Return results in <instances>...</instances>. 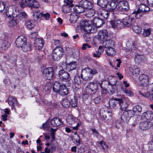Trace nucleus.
<instances>
[{
    "mask_svg": "<svg viewBox=\"0 0 153 153\" xmlns=\"http://www.w3.org/2000/svg\"><path fill=\"white\" fill-rule=\"evenodd\" d=\"M90 22L89 21L82 20L80 22L81 29L85 32L83 36L84 39L87 42L89 41L90 39L89 33H94L97 31V28L92 27Z\"/></svg>",
    "mask_w": 153,
    "mask_h": 153,
    "instance_id": "f257e3e1",
    "label": "nucleus"
},
{
    "mask_svg": "<svg viewBox=\"0 0 153 153\" xmlns=\"http://www.w3.org/2000/svg\"><path fill=\"white\" fill-rule=\"evenodd\" d=\"M102 82L97 80H95L94 82H90L87 85L86 90L88 91L89 93L91 95L97 94L98 86H100L102 88Z\"/></svg>",
    "mask_w": 153,
    "mask_h": 153,
    "instance_id": "f03ea898",
    "label": "nucleus"
},
{
    "mask_svg": "<svg viewBox=\"0 0 153 153\" xmlns=\"http://www.w3.org/2000/svg\"><path fill=\"white\" fill-rule=\"evenodd\" d=\"M53 90L62 96L66 95L68 93V88L63 84L61 85L58 82H54L53 86Z\"/></svg>",
    "mask_w": 153,
    "mask_h": 153,
    "instance_id": "7ed1b4c3",
    "label": "nucleus"
},
{
    "mask_svg": "<svg viewBox=\"0 0 153 153\" xmlns=\"http://www.w3.org/2000/svg\"><path fill=\"white\" fill-rule=\"evenodd\" d=\"M20 5L22 8L28 6L32 8L37 9L40 6L39 3L35 0H22Z\"/></svg>",
    "mask_w": 153,
    "mask_h": 153,
    "instance_id": "20e7f679",
    "label": "nucleus"
},
{
    "mask_svg": "<svg viewBox=\"0 0 153 153\" xmlns=\"http://www.w3.org/2000/svg\"><path fill=\"white\" fill-rule=\"evenodd\" d=\"M64 53V50L63 48L60 46H57L53 51V59L54 60L57 61L62 57Z\"/></svg>",
    "mask_w": 153,
    "mask_h": 153,
    "instance_id": "39448f33",
    "label": "nucleus"
},
{
    "mask_svg": "<svg viewBox=\"0 0 153 153\" xmlns=\"http://www.w3.org/2000/svg\"><path fill=\"white\" fill-rule=\"evenodd\" d=\"M33 16L35 21L39 22L41 21L42 17H44L45 20H49V19L50 17V15L49 13H43L42 12L37 10L33 13Z\"/></svg>",
    "mask_w": 153,
    "mask_h": 153,
    "instance_id": "423d86ee",
    "label": "nucleus"
},
{
    "mask_svg": "<svg viewBox=\"0 0 153 153\" xmlns=\"http://www.w3.org/2000/svg\"><path fill=\"white\" fill-rule=\"evenodd\" d=\"M81 3L82 4L81 6L76 5L74 7L73 10H77L78 9H86L88 10H91L93 9V4L89 1L85 0L82 1Z\"/></svg>",
    "mask_w": 153,
    "mask_h": 153,
    "instance_id": "0eeeda50",
    "label": "nucleus"
},
{
    "mask_svg": "<svg viewBox=\"0 0 153 153\" xmlns=\"http://www.w3.org/2000/svg\"><path fill=\"white\" fill-rule=\"evenodd\" d=\"M58 76L61 81L67 82L69 83L71 79L70 74L64 70H61L58 72Z\"/></svg>",
    "mask_w": 153,
    "mask_h": 153,
    "instance_id": "6e6552de",
    "label": "nucleus"
},
{
    "mask_svg": "<svg viewBox=\"0 0 153 153\" xmlns=\"http://www.w3.org/2000/svg\"><path fill=\"white\" fill-rule=\"evenodd\" d=\"M53 74V70L51 67L45 68L42 71L43 76L45 79H50L52 78Z\"/></svg>",
    "mask_w": 153,
    "mask_h": 153,
    "instance_id": "1a4fd4ad",
    "label": "nucleus"
},
{
    "mask_svg": "<svg viewBox=\"0 0 153 153\" xmlns=\"http://www.w3.org/2000/svg\"><path fill=\"white\" fill-rule=\"evenodd\" d=\"M81 76L85 81L90 80L93 77L88 68H85L82 70Z\"/></svg>",
    "mask_w": 153,
    "mask_h": 153,
    "instance_id": "9d476101",
    "label": "nucleus"
},
{
    "mask_svg": "<svg viewBox=\"0 0 153 153\" xmlns=\"http://www.w3.org/2000/svg\"><path fill=\"white\" fill-rule=\"evenodd\" d=\"M103 109L101 110L100 113V118L102 120H104L108 122L112 118L111 114L107 111H104Z\"/></svg>",
    "mask_w": 153,
    "mask_h": 153,
    "instance_id": "9b49d317",
    "label": "nucleus"
},
{
    "mask_svg": "<svg viewBox=\"0 0 153 153\" xmlns=\"http://www.w3.org/2000/svg\"><path fill=\"white\" fill-rule=\"evenodd\" d=\"M132 116H133L130 110L125 111L121 115V119L123 122L126 123Z\"/></svg>",
    "mask_w": 153,
    "mask_h": 153,
    "instance_id": "f8f14e48",
    "label": "nucleus"
},
{
    "mask_svg": "<svg viewBox=\"0 0 153 153\" xmlns=\"http://www.w3.org/2000/svg\"><path fill=\"white\" fill-rule=\"evenodd\" d=\"M108 37V32L105 29L100 30L97 34V38L102 41L107 39Z\"/></svg>",
    "mask_w": 153,
    "mask_h": 153,
    "instance_id": "ddd939ff",
    "label": "nucleus"
},
{
    "mask_svg": "<svg viewBox=\"0 0 153 153\" xmlns=\"http://www.w3.org/2000/svg\"><path fill=\"white\" fill-rule=\"evenodd\" d=\"M139 79L140 84L143 87H146L149 83V77L146 74H141L139 75Z\"/></svg>",
    "mask_w": 153,
    "mask_h": 153,
    "instance_id": "4468645a",
    "label": "nucleus"
},
{
    "mask_svg": "<svg viewBox=\"0 0 153 153\" xmlns=\"http://www.w3.org/2000/svg\"><path fill=\"white\" fill-rule=\"evenodd\" d=\"M147 90V93L145 94L146 97L151 100H153V83L148 85Z\"/></svg>",
    "mask_w": 153,
    "mask_h": 153,
    "instance_id": "2eb2a0df",
    "label": "nucleus"
},
{
    "mask_svg": "<svg viewBox=\"0 0 153 153\" xmlns=\"http://www.w3.org/2000/svg\"><path fill=\"white\" fill-rule=\"evenodd\" d=\"M26 41V39L25 37L23 36H19L16 39L15 42L16 45L18 47L22 48Z\"/></svg>",
    "mask_w": 153,
    "mask_h": 153,
    "instance_id": "dca6fc26",
    "label": "nucleus"
},
{
    "mask_svg": "<svg viewBox=\"0 0 153 153\" xmlns=\"http://www.w3.org/2000/svg\"><path fill=\"white\" fill-rule=\"evenodd\" d=\"M134 22V19L130 18L129 17H127L123 19V25L127 27H129L132 26Z\"/></svg>",
    "mask_w": 153,
    "mask_h": 153,
    "instance_id": "f3484780",
    "label": "nucleus"
},
{
    "mask_svg": "<svg viewBox=\"0 0 153 153\" xmlns=\"http://www.w3.org/2000/svg\"><path fill=\"white\" fill-rule=\"evenodd\" d=\"M8 103L11 106V108H14L15 110V106L18 105L17 101L15 97L9 96L8 99Z\"/></svg>",
    "mask_w": 153,
    "mask_h": 153,
    "instance_id": "a211bd4d",
    "label": "nucleus"
},
{
    "mask_svg": "<svg viewBox=\"0 0 153 153\" xmlns=\"http://www.w3.org/2000/svg\"><path fill=\"white\" fill-rule=\"evenodd\" d=\"M111 27L113 28H120L122 27L123 23L119 19H116L114 20H112L110 22Z\"/></svg>",
    "mask_w": 153,
    "mask_h": 153,
    "instance_id": "6ab92c4d",
    "label": "nucleus"
},
{
    "mask_svg": "<svg viewBox=\"0 0 153 153\" xmlns=\"http://www.w3.org/2000/svg\"><path fill=\"white\" fill-rule=\"evenodd\" d=\"M44 42L42 38L36 39L34 41L35 46L36 48L37 49L40 50L44 46Z\"/></svg>",
    "mask_w": 153,
    "mask_h": 153,
    "instance_id": "aec40b11",
    "label": "nucleus"
},
{
    "mask_svg": "<svg viewBox=\"0 0 153 153\" xmlns=\"http://www.w3.org/2000/svg\"><path fill=\"white\" fill-rule=\"evenodd\" d=\"M102 45L107 48L114 47L115 45V42L111 40L106 39L102 43Z\"/></svg>",
    "mask_w": 153,
    "mask_h": 153,
    "instance_id": "412c9836",
    "label": "nucleus"
},
{
    "mask_svg": "<svg viewBox=\"0 0 153 153\" xmlns=\"http://www.w3.org/2000/svg\"><path fill=\"white\" fill-rule=\"evenodd\" d=\"M133 116L139 115L140 114L142 111V107L139 105H136L134 106L132 110H130Z\"/></svg>",
    "mask_w": 153,
    "mask_h": 153,
    "instance_id": "4be33fe9",
    "label": "nucleus"
},
{
    "mask_svg": "<svg viewBox=\"0 0 153 153\" xmlns=\"http://www.w3.org/2000/svg\"><path fill=\"white\" fill-rule=\"evenodd\" d=\"M141 116L143 119H147L150 120L153 119V113L151 111H148L144 112Z\"/></svg>",
    "mask_w": 153,
    "mask_h": 153,
    "instance_id": "5701e85b",
    "label": "nucleus"
},
{
    "mask_svg": "<svg viewBox=\"0 0 153 153\" xmlns=\"http://www.w3.org/2000/svg\"><path fill=\"white\" fill-rule=\"evenodd\" d=\"M118 10H129V6L127 1H121L118 4Z\"/></svg>",
    "mask_w": 153,
    "mask_h": 153,
    "instance_id": "b1692460",
    "label": "nucleus"
},
{
    "mask_svg": "<svg viewBox=\"0 0 153 153\" xmlns=\"http://www.w3.org/2000/svg\"><path fill=\"white\" fill-rule=\"evenodd\" d=\"M93 22L96 27H95L97 28H97L100 27L104 24L103 20L98 18H95L93 20ZM92 27H94V26H92Z\"/></svg>",
    "mask_w": 153,
    "mask_h": 153,
    "instance_id": "393cba45",
    "label": "nucleus"
},
{
    "mask_svg": "<svg viewBox=\"0 0 153 153\" xmlns=\"http://www.w3.org/2000/svg\"><path fill=\"white\" fill-rule=\"evenodd\" d=\"M51 125L54 127H57L62 123L61 120L57 118H53L51 121Z\"/></svg>",
    "mask_w": 153,
    "mask_h": 153,
    "instance_id": "a878e982",
    "label": "nucleus"
},
{
    "mask_svg": "<svg viewBox=\"0 0 153 153\" xmlns=\"http://www.w3.org/2000/svg\"><path fill=\"white\" fill-rule=\"evenodd\" d=\"M150 10H137L134 11L132 14H135V17L137 18L138 19L143 15L146 13V12H148Z\"/></svg>",
    "mask_w": 153,
    "mask_h": 153,
    "instance_id": "bb28decb",
    "label": "nucleus"
},
{
    "mask_svg": "<svg viewBox=\"0 0 153 153\" xmlns=\"http://www.w3.org/2000/svg\"><path fill=\"white\" fill-rule=\"evenodd\" d=\"M72 0H64L65 4L63 7V9H69L74 6Z\"/></svg>",
    "mask_w": 153,
    "mask_h": 153,
    "instance_id": "cd10ccee",
    "label": "nucleus"
},
{
    "mask_svg": "<svg viewBox=\"0 0 153 153\" xmlns=\"http://www.w3.org/2000/svg\"><path fill=\"white\" fill-rule=\"evenodd\" d=\"M129 71L133 75H135V76L138 75L140 72L139 69L137 68V66L134 65L130 68Z\"/></svg>",
    "mask_w": 153,
    "mask_h": 153,
    "instance_id": "c85d7f7f",
    "label": "nucleus"
},
{
    "mask_svg": "<svg viewBox=\"0 0 153 153\" xmlns=\"http://www.w3.org/2000/svg\"><path fill=\"white\" fill-rule=\"evenodd\" d=\"M120 99L115 98L111 100L109 102V105L110 107L114 108L117 104L119 103Z\"/></svg>",
    "mask_w": 153,
    "mask_h": 153,
    "instance_id": "c756f323",
    "label": "nucleus"
},
{
    "mask_svg": "<svg viewBox=\"0 0 153 153\" xmlns=\"http://www.w3.org/2000/svg\"><path fill=\"white\" fill-rule=\"evenodd\" d=\"M105 52L107 54L110 56H114L116 53V52L114 47L106 48Z\"/></svg>",
    "mask_w": 153,
    "mask_h": 153,
    "instance_id": "7c9ffc66",
    "label": "nucleus"
},
{
    "mask_svg": "<svg viewBox=\"0 0 153 153\" xmlns=\"http://www.w3.org/2000/svg\"><path fill=\"white\" fill-rule=\"evenodd\" d=\"M76 62L75 61L70 62L66 65V69L68 71H70L75 69L76 68Z\"/></svg>",
    "mask_w": 153,
    "mask_h": 153,
    "instance_id": "2f4dec72",
    "label": "nucleus"
},
{
    "mask_svg": "<svg viewBox=\"0 0 153 153\" xmlns=\"http://www.w3.org/2000/svg\"><path fill=\"white\" fill-rule=\"evenodd\" d=\"M24 44L21 48L23 51L26 52L30 51L31 50V45L30 43H27V41H26L25 43Z\"/></svg>",
    "mask_w": 153,
    "mask_h": 153,
    "instance_id": "473e14b6",
    "label": "nucleus"
},
{
    "mask_svg": "<svg viewBox=\"0 0 153 153\" xmlns=\"http://www.w3.org/2000/svg\"><path fill=\"white\" fill-rule=\"evenodd\" d=\"M108 2L107 0H98L97 4L102 8H106L107 6Z\"/></svg>",
    "mask_w": 153,
    "mask_h": 153,
    "instance_id": "72a5a7b5",
    "label": "nucleus"
},
{
    "mask_svg": "<svg viewBox=\"0 0 153 153\" xmlns=\"http://www.w3.org/2000/svg\"><path fill=\"white\" fill-rule=\"evenodd\" d=\"M16 10H6L5 13L6 16L8 17L11 18L12 17H16L17 16L18 14H14V12H16Z\"/></svg>",
    "mask_w": 153,
    "mask_h": 153,
    "instance_id": "f704fd0d",
    "label": "nucleus"
},
{
    "mask_svg": "<svg viewBox=\"0 0 153 153\" xmlns=\"http://www.w3.org/2000/svg\"><path fill=\"white\" fill-rule=\"evenodd\" d=\"M139 126L141 130H146L148 128L149 123L145 121L142 122L140 123Z\"/></svg>",
    "mask_w": 153,
    "mask_h": 153,
    "instance_id": "c9c22d12",
    "label": "nucleus"
},
{
    "mask_svg": "<svg viewBox=\"0 0 153 153\" xmlns=\"http://www.w3.org/2000/svg\"><path fill=\"white\" fill-rule=\"evenodd\" d=\"M144 56L140 54H137L134 58V61L137 63H140L143 60Z\"/></svg>",
    "mask_w": 153,
    "mask_h": 153,
    "instance_id": "e433bc0d",
    "label": "nucleus"
},
{
    "mask_svg": "<svg viewBox=\"0 0 153 153\" xmlns=\"http://www.w3.org/2000/svg\"><path fill=\"white\" fill-rule=\"evenodd\" d=\"M26 25L28 28L30 29L34 27L35 25L33 20H30L27 21L26 23Z\"/></svg>",
    "mask_w": 153,
    "mask_h": 153,
    "instance_id": "4c0bfd02",
    "label": "nucleus"
},
{
    "mask_svg": "<svg viewBox=\"0 0 153 153\" xmlns=\"http://www.w3.org/2000/svg\"><path fill=\"white\" fill-rule=\"evenodd\" d=\"M119 105L120 106L122 111H124L125 110L126 108H127L128 107V105L126 104V102H123V100L121 99L120 100Z\"/></svg>",
    "mask_w": 153,
    "mask_h": 153,
    "instance_id": "58836bf2",
    "label": "nucleus"
},
{
    "mask_svg": "<svg viewBox=\"0 0 153 153\" xmlns=\"http://www.w3.org/2000/svg\"><path fill=\"white\" fill-rule=\"evenodd\" d=\"M78 19V16L75 15L74 13L70 15V21L71 23H75Z\"/></svg>",
    "mask_w": 153,
    "mask_h": 153,
    "instance_id": "ea45409f",
    "label": "nucleus"
},
{
    "mask_svg": "<svg viewBox=\"0 0 153 153\" xmlns=\"http://www.w3.org/2000/svg\"><path fill=\"white\" fill-rule=\"evenodd\" d=\"M132 25L133 30L135 33L139 34L141 32L142 28L140 27L135 25V23H134Z\"/></svg>",
    "mask_w": 153,
    "mask_h": 153,
    "instance_id": "a19ab883",
    "label": "nucleus"
},
{
    "mask_svg": "<svg viewBox=\"0 0 153 153\" xmlns=\"http://www.w3.org/2000/svg\"><path fill=\"white\" fill-rule=\"evenodd\" d=\"M108 6V8L110 10H115L116 9L118 10V4L117 5V3L114 1H111Z\"/></svg>",
    "mask_w": 153,
    "mask_h": 153,
    "instance_id": "79ce46f5",
    "label": "nucleus"
},
{
    "mask_svg": "<svg viewBox=\"0 0 153 153\" xmlns=\"http://www.w3.org/2000/svg\"><path fill=\"white\" fill-rule=\"evenodd\" d=\"M111 10H102V11L100 12V14L104 18L106 19H107L109 15L110 11Z\"/></svg>",
    "mask_w": 153,
    "mask_h": 153,
    "instance_id": "37998d69",
    "label": "nucleus"
},
{
    "mask_svg": "<svg viewBox=\"0 0 153 153\" xmlns=\"http://www.w3.org/2000/svg\"><path fill=\"white\" fill-rule=\"evenodd\" d=\"M63 106L65 108L68 107L70 105V101L66 98L64 99L62 102Z\"/></svg>",
    "mask_w": 153,
    "mask_h": 153,
    "instance_id": "c03bdc74",
    "label": "nucleus"
},
{
    "mask_svg": "<svg viewBox=\"0 0 153 153\" xmlns=\"http://www.w3.org/2000/svg\"><path fill=\"white\" fill-rule=\"evenodd\" d=\"M84 80L83 78L80 77L79 76H75L74 78V81L78 85H80L83 82V80Z\"/></svg>",
    "mask_w": 153,
    "mask_h": 153,
    "instance_id": "a18cd8bd",
    "label": "nucleus"
},
{
    "mask_svg": "<svg viewBox=\"0 0 153 153\" xmlns=\"http://www.w3.org/2000/svg\"><path fill=\"white\" fill-rule=\"evenodd\" d=\"M86 16L88 17H91L94 16L95 14V10H86Z\"/></svg>",
    "mask_w": 153,
    "mask_h": 153,
    "instance_id": "49530a36",
    "label": "nucleus"
},
{
    "mask_svg": "<svg viewBox=\"0 0 153 153\" xmlns=\"http://www.w3.org/2000/svg\"><path fill=\"white\" fill-rule=\"evenodd\" d=\"M122 90L123 92L128 96H132L133 95V92L130 90L124 88H122Z\"/></svg>",
    "mask_w": 153,
    "mask_h": 153,
    "instance_id": "de8ad7c7",
    "label": "nucleus"
},
{
    "mask_svg": "<svg viewBox=\"0 0 153 153\" xmlns=\"http://www.w3.org/2000/svg\"><path fill=\"white\" fill-rule=\"evenodd\" d=\"M98 94L92 95L95 98L94 99V101L95 104H98L101 101V97L100 95L98 96Z\"/></svg>",
    "mask_w": 153,
    "mask_h": 153,
    "instance_id": "09e8293b",
    "label": "nucleus"
},
{
    "mask_svg": "<svg viewBox=\"0 0 153 153\" xmlns=\"http://www.w3.org/2000/svg\"><path fill=\"white\" fill-rule=\"evenodd\" d=\"M151 32V28L144 29L143 35L144 36H148L150 35Z\"/></svg>",
    "mask_w": 153,
    "mask_h": 153,
    "instance_id": "8fccbe9b",
    "label": "nucleus"
},
{
    "mask_svg": "<svg viewBox=\"0 0 153 153\" xmlns=\"http://www.w3.org/2000/svg\"><path fill=\"white\" fill-rule=\"evenodd\" d=\"M51 88V84L49 83H47L45 86L44 91L48 93L50 91Z\"/></svg>",
    "mask_w": 153,
    "mask_h": 153,
    "instance_id": "3c124183",
    "label": "nucleus"
},
{
    "mask_svg": "<svg viewBox=\"0 0 153 153\" xmlns=\"http://www.w3.org/2000/svg\"><path fill=\"white\" fill-rule=\"evenodd\" d=\"M99 146L101 149H102L103 151L107 148V146L105 145V143L102 141H101L99 144Z\"/></svg>",
    "mask_w": 153,
    "mask_h": 153,
    "instance_id": "603ef678",
    "label": "nucleus"
},
{
    "mask_svg": "<svg viewBox=\"0 0 153 153\" xmlns=\"http://www.w3.org/2000/svg\"><path fill=\"white\" fill-rule=\"evenodd\" d=\"M91 130L92 132V134L96 138H98L100 135V134L98 131L96 129L91 128Z\"/></svg>",
    "mask_w": 153,
    "mask_h": 153,
    "instance_id": "864d4df0",
    "label": "nucleus"
},
{
    "mask_svg": "<svg viewBox=\"0 0 153 153\" xmlns=\"http://www.w3.org/2000/svg\"><path fill=\"white\" fill-rule=\"evenodd\" d=\"M138 10H149V7L144 4H141L138 6Z\"/></svg>",
    "mask_w": 153,
    "mask_h": 153,
    "instance_id": "5fc2aeb1",
    "label": "nucleus"
},
{
    "mask_svg": "<svg viewBox=\"0 0 153 153\" xmlns=\"http://www.w3.org/2000/svg\"><path fill=\"white\" fill-rule=\"evenodd\" d=\"M16 24L17 22L14 19L11 20L8 23V26L11 28H12L15 26H16Z\"/></svg>",
    "mask_w": 153,
    "mask_h": 153,
    "instance_id": "6e6d98bb",
    "label": "nucleus"
},
{
    "mask_svg": "<svg viewBox=\"0 0 153 153\" xmlns=\"http://www.w3.org/2000/svg\"><path fill=\"white\" fill-rule=\"evenodd\" d=\"M10 46V44L7 41H4L2 44V47H3L4 49H7Z\"/></svg>",
    "mask_w": 153,
    "mask_h": 153,
    "instance_id": "4d7b16f0",
    "label": "nucleus"
},
{
    "mask_svg": "<svg viewBox=\"0 0 153 153\" xmlns=\"http://www.w3.org/2000/svg\"><path fill=\"white\" fill-rule=\"evenodd\" d=\"M74 140L76 142V144L77 145H79L80 143V138L79 135H77V137L74 136Z\"/></svg>",
    "mask_w": 153,
    "mask_h": 153,
    "instance_id": "13d9d810",
    "label": "nucleus"
},
{
    "mask_svg": "<svg viewBox=\"0 0 153 153\" xmlns=\"http://www.w3.org/2000/svg\"><path fill=\"white\" fill-rule=\"evenodd\" d=\"M38 33L37 32H35L31 33L29 35V37L32 39H35L37 37Z\"/></svg>",
    "mask_w": 153,
    "mask_h": 153,
    "instance_id": "bf43d9fd",
    "label": "nucleus"
},
{
    "mask_svg": "<svg viewBox=\"0 0 153 153\" xmlns=\"http://www.w3.org/2000/svg\"><path fill=\"white\" fill-rule=\"evenodd\" d=\"M148 147L149 149L153 151V139H152V140H151L148 144Z\"/></svg>",
    "mask_w": 153,
    "mask_h": 153,
    "instance_id": "052dcab7",
    "label": "nucleus"
},
{
    "mask_svg": "<svg viewBox=\"0 0 153 153\" xmlns=\"http://www.w3.org/2000/svg\"><path fill=\"white\" fill-rule=\"evenodd\" d=\"M88 68V70H89L90 72H91V74H92V77L94 75L97 74L98 73L97 70L94 68L91 69L89 68Z\"/></svg>",
    "mask_w": 153,
    "mask_h": 153,
    "instance_id": "680f3d73",
    "label": "nucleus"
},
{
    "mask_svg": "<svg viewBox=\"0 0 153 153\" xmlns=\"http://www.w3.org/2000/svg\"><path fill=\"white\" fill-rule=\"evenodd\" d=\"M79 51L78 50H74V51H73L72 54L73 56L75 58L79 56Z\"/></svg>",
    "mask_w": 153,
    "mask_h": 153,
    "instance_id": "e2e57ef3",
    "label": "nucleus"
},
{
    "mask_svg": "<svg viewBox=\"0 0 153 153\" xmlns=\"http://www.w3.org/2000/svg\"><path fill=\"white\" fill-rule=\"evenodd\" d=\"M117 81L115 82L114 83V84H112L110 86V87H108V88H109V90L111 92V94H113L114 91V88L112 86L113 85H116Z\"/></svg>",
    "mask_w": 153,
    "mask_h": 153,
    "instance_id": "0e129e2a",
    "label": "nucleus"
},
{
    "mask_svg": "<svg viewBox=\"0 0 153 153\" xmlns=\"http://www.w3.org/2000/svg\"><path fill=\"white\" fill-rule=\"evenodd\" d=\"M69 118L68 119V121H69V123L72 124L74 123L75 121V117H74L70 116Z\"/></svg>",
    "mask_w": 153,
    "mask_h": 153,
    "instance_id": "69168bd1",
    "label": "nucleus"
},
{
    "mask_svg": "<svg viewBox=\"0 0 153 153\" xmlns=\"http://www.w3.org/2000/svg\"><path fill=\"white\" fill-rule=\"evenodd\" d=\"M70 104L71 105L72 107H75L77 106V103L76 100L75 99L72 100L70 102Z\"/></svg>",
    "mask_w": 153,
    "mask_h": 153,
    "instance_id": "338daca9",
    "label": "nucleus"
},
{
    "mask_svg": "<svg viewBox=\"0 0 153 153\" xmlns=\"http://www.w3.org/2000/svg\"><path fill=\"white\" fill-rule=\"evenodd\" d=\"M91 47V46L88 45L87 43L83 44L82 46V49L83 50H84L86 49L87 48H90Z\"/></svg>",
    "mask_w": 153,
    "mask_h": 153,
    "instance_id": "774afa93",
    "label": "nucleus"
}]
</instances>
